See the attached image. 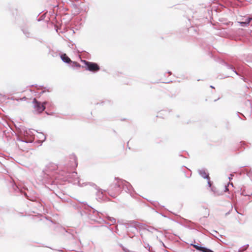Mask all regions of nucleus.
Here are the masks:
<instances>
[{"mask_svg": "<svg viewBox=\"0 0 252 252\" xmlns=\"http://www.w3.org/2000/svg\"><path fill=\"white\" fill-rule=\"evenodd\" d=\"M201 215L204 218H207L209 215V210L207 208H204L201 211Z\"/></svg>", "mask_w": 252, "mask_h": 252, "instance_id": "4", "label": "nucleus"}, {"mask_svg": "<svg viewBox=\"0 0 252 252\" xmlns=\"http://www.w3.org/2000/svg\"><path fill=\"white\" fill-rule=\"evenodd\" d=\"M200 174L204 178L209 179L208 175H207L204 171L200 172Z\"/></svg>", "mask_w": 252, "mask_h": 252, "instance_id": "7", "label": "nucleus"}, {"mask_svg": "<svg viewBox=\"0 0 252 252\" xmlns=\"http://www.w3.org/2000/svg\"><path fill=\"white\" fill-rule=\"evenodd\" d=\"M85 64L87 69L92 72H96L100 69L99 65L94 63L89 62L86 61H82Z\"/></svg>", "mask_w": 252, "mask_h": 252, "instance_id": "1", "label": "nucleus"}, {"mask_svg": "<svg viewBox=\"0 0 252 252\" xmlns=\"http://www.w3.org/2000/svg\"><path fill=\"white\" fill-rule=\"evenodd\" d=\"M252 20V18H249L246 19L244 22H240L239 23L242 26H247L249 24L251 21Z\"/></svg>", "mask_w": 252, "mask_h": 252, "instance_id": "5", "label": "nucleus"}, {"mask_svg": "<svg viewBox=\"0 0 252 252\" xmlns=\"http://www.w3.org/2000/svg\"><path fill=\"white\" fill-rule=\"evenodd\" d=\"M194 247L196 250L202 251L203 252H214L212 250H211L209 249L204 248V247H200V246H196V245H194Z\"/></svg>", "mask_w": 252, "mask_h": 252, "instance_id": "3", "label": "nucleus"}, {"mask_svg": "<svg viewBox=\"0 0 252 252\" xmlns=\"http://www.w3.org/2000/svg\"><path fill=\"white\" fill-rule=\"evenodd\" d=\"M73 64H75V65H76V66H79V65L77 64V63H76V62H73Z\"/></svg>", "mask_w": 252, "mask_h": 252, "instance_id": "8", "label": "nucleus"}, {"mask_svg": "<svg viewBox=\"0 0 252 252\" xmlns=\"http://www.w3.org/2000/svg\"><path fill=\"white\" fill-rule=\"evenodd\" d=\"M61 58L63 60V55H61Z\"/></svg>", "mask_w": 252, "mask_h": 252, "instance_id": "9", "label": "nucleus"}, {"mask_svg": "<svg viewBox=\"0 0 252 252\" xmlns=\"http://www.w3.org/2000/svg\"><path fill=\"white\" fill-rule=\"evenodd\" d=\"M64 62L67 63L72 62L70 59L65 54H64Z\"/></svg>", "mask_w": 252, "mask_h": 252, "instance_id": "6", "label": "nucleus"}, {"mask_svg": "<svg viewBox=\"0 0 252 252\" xmlns=\"http://www.w3.org/2000/svg\"><path fill=\"white\" fill-rule=\"evenodd\" d=\"M33 102H34V108L38 113H41L43 112L45 109V104L46 102H44L43 103H41L36 101V100L34 98Z\"/></svg>", "mask_w": 252, "mask_h": 252, "instance_id": "2", "label": "nucleus"}]
</instances>
